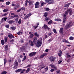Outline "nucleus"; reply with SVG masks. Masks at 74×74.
Wrapping results in <instances>:
<instances>
[{
  "mask_svg": "<svg viewBox=\"0 0 74 74\" xmlns=\"http://www.w3.org/2000/svg\"><path fill=\"white\" fill-rule=\"evenodd\" d=\"M45 2L48 3L49 4H51L54 3V1L53 0H45Z\"/></svg>",
  "mask_w": 74,
  "mask_h": 74,
  "instance_id": "obj_1",
  "label": "nucleus"
},
{
  "mask_svg": "<svg viewBox=\"0 0 74 74\" xmlns=\"http://www.w3.org/2000/svg\"><path fill=\"white\" fill-rule=\"evenodd\" d=\"M42 39H41L40 40H38L37 42V44L36 45V47H40L41 46V45H42Z\"/></svg>",
  "mask_w": 74,
  "mask_h": 74,
  "instance_id": "obj_2",
  "label": "nucleus"
},
{
  "mask_svg": "<svg viewBox=\"0 0 74 74\" xmlns=\"http://www.w3.org/2000/svg\"><path fill=\"white\" fill-rule=\"evenodd\" d=\"M18 62L16 61H16L14 64V66L13 67V68H14V69H16L17 68V67H16L18 66Z\"/></svg>",
  "mask_w": 74,
  "mask_h": 74,
  "instance_id": "obj_3",
  "label": "nucleus"
},
{
  "mask_svg": "<svg viewBox=\"0 0 74 74\" xmlns=\"http://www.w3.org/2000/svg\"><path fill=\"white\" fill-rule=\"evenodd\" d=\"M37 53L36 52H32L31 53H30L29 56L30 57H32V56H35L36 55V54Z\"/></svg>",
  "mask_w": 74,
  "mask_h": 74,
  "instance_id": "obj_4",
  "label": "nucleus"
},
{
  "mask_svg": "<svg viewBox=\"0 0 74 74\" xmlns=\"http://www.w3.org/2000/svg\"><path fill=\"white\" fill-rule=\"evenodd\" d=\"M32 15V14L31 13H29L25 17H24L23 19H27V18H29Z\"/></svg>",
  "mask_w": 74,
  "mask_h": 74,
  "instance_id": "obj_5",
  "label": "nucleus"
},
{
  "mask_svg": "<svg viewBox=\"0 0 74 74\" xmlns=\"http://www.w3.org/2000/svg\"><path fill=\"white\" fill-rule=\"evenodd\" d=\"M8 37L10 39H12V38H14L15 37L13 36V35L12 34L10 33L9 35H8Z\"/></svg>",
  "mask_w": 74,
  "mask_h": 74,
  "instance_id": "obj_6",
  "label": "nucleus"
},
{
  "mask_svg": "<svg viewBox=\"0 0 74 74\" xmlns=\"http://www.w3.org/2000/svg\"><path fill=\"white\" fill-rule=\"evenodd\" d=\"M49 59L50 61V62H54L55 61V58H54L53 56H51L49 58Z\"/></svg>",
  "mask_w": 74,
  "mask_h": 74,
  "instance_id": "obj_7",
  "label": "nucleus"
},
{
  "mask_svg": "<svg viewBox=\"0 0 74 74\" xmlns=\"http://www.w3.org/2000/svg\"><path fill=\"white\" fill-rule=\"evenodd\" d=\"M39 5L40 4H39V2H37L35 3V8H39Z\"/></svg>",
  "mask_w": 74,
  "mask_h": 74,
  "instance_id": "obj_8",
  "label": "nucleus"
},
{
  "mask_svg": "<svg viewBox=\"0 0 74 74\" xmlns=\"http://www.w3.org/2000/svg\"><path fill=\"white\" fill-rule=\"evenodd\" d=\"M70 23H69V24L66 25L65 27V30H67L69 28V27H70Z\"/></svg>",
  "mask_w": 74,
  "mask_h": 74,
  "instance_id": "obj_9",
  "label": "nucleus"
},
{
  "mask_svg": "<svg viewBox=\"0 0 74 74\" xmlns=\"http://www.w3.org/2000/svg\"><path fill=\"white\" fill-rule=\"evenodd\" d=\"M43 27L45 29H47V30H48V31H49V29H50V28L48 27V26H47V25H44L43 26Z\"/></svg>",
  "mask_w": 74,
  "mask_h": 74,
  "instance_id": "obj_10",
  "label": "nucleus"
},
{
  "mask_svg": "<svg viewBox=\"0 0 74 74\" xmlns=\"http://www.w3.org/2000/svg\"><path fill=\"white\" fill-rule=\"evenodd\" d=\"M20 5L19 4H17L15 5V6L14 7V10H16V9L19 8Z\"/></svg>",
  "mask_w": 74,
  "mask_h": 74,
  "instance_id": "obj_11",
  "label": "nucleus"
},
{
  "mask_svg": "<svg viewBox=\"0 0 74 74\" xmlns=\"http://www.w3.org/2000/svg\"><path fill=\"white\" fill-rule=\"evenodd\" d=\"M71 4V3H69L67 4H66L65 5L64 7H66V8H69L70 5Z\"/></svg>",
  "mask_w": 74,
  "mask_h": 74,
  "instance_id": "obj_12",
  "label": "nucleus"
},
{
  "mask_svg": "<svg viewBox=\"0 0 74 74\" xmlns=\"http://www.w3.org/2000/svg\"><path fill=\"white\" fill-rule=\"evenodd\" d=\"M20 49L22 51H25L26 50L25 47H21Z\"/></svg>",
  "mask_w": 74,
  "mask_h": 74,
  "instance_id": "obj_13",
  "label": "nucleus"
},
{
  "mask_svg": "<svg viewBox=\"0 0 74 74\" xmlns=\"http://www.w3.org/2000/svg\"><path fill=\"white\" fill-rule=\"evenodd\" d=\"M62 41V42H66L68 44H70V42H69V41L66 40V39H63Z\"/></svg>",
  "mask_w": 74,
  "mask_h": 74,
  "instance_id": "obj_14",
  "label": "nucleus"
},
{
  "mask_svg": "<svg viewBox=\"0 0 74 74\" xmlns=\"http://www.w3.org/2000/svg\"><path fill=\"white\" fill-rule=\"evenodd\" d=\"M47 53H44L42 55H41L40 57V59H42V58H44V56H46V55H47Z\"/></svg>",
  "mask_w": 74,
  "mask_h": 74,
  "instance_id": "obj_15",
  "label": "nucleus"
},
{
  "mask_svg": "<svg viewBox=\"0 0 74 74\" xmlns=\"http://www.w3.org/2000/svg\"><path fill=\"white\" fill-rule=\"evenodd\" d=\"M28 2H29V5H31L33 4L34 3V1H33L29 0Z\"/></svg>",
  "mask_w": 74,
  "mask_h": 74,
  "instance_id": "obj_16",
  "label": "nucleus"
},
{
  "mask_svg": "<svg viewBox=\"0 0 74 74\" xmlns=\"http://www.w3.org/2000/svg\"><path fill=\"white\" fill-rule=\"evenodd\" d=\"M29 43L30 44V45L32 46H33L34 45V44H33V42L32 41V40H29Z\"/></svg>",
  "mask_w": 74,
  "mask_h": 74,
  "instance_id": "obj_17",
  "label": "nucleus"
},
{
  "mask_svg": "<svg viewBox=\"0 0 74 74\" xmlns=\"http://www.w3.org/2000/svg\"><path fill=\"white\" fill-rule=\"evenodd\" d=\"M68 11L69 12V14L70 16L72 15V10L70 9H68Z\"/></svg>",
  "mask_w": 74,
  "mask_h": 74,
  "instance_id": "obj_18",
  "label": "nucleus"
},
{
  "mask_svg": "<svg viewBox=\"0 0 74 74\" xmlns=\"http://www.w3.org/2000/svg\"><path fill=\"white\" fill-rule=\"evenodd\" d=\"M59 32L61 34H63V28L62 27L60 28Z\"/></svg>",
  "mask_w": 74,
  "mask_h": 74,
  "instance_id": "obj_19",
  "label": "nucleus"
},
{
  "mask_svg": "<svg viewBox=\"0 0 74 74\" xmlns=\"http://www.w3.org/2000/svg\"><path fill=\"white\" fill-rule=\"evenodd\" d=\"M37 37L36 36H35L33 40V42H36V41H37Z\"/></svg>",
  "mask_w": 74,
  "mask_h": 74,
  "instance_id": "obj_20",
  "label": "nucleus"
},
{
  "mask_svg": "<svg viewBox=\"0 0 74 74\" xmlns=\"http://www.w3.org/2000/svg\"><path fill=\"white\" fill-rule=\"evenodd\" d=\"M15 22V21L13 20H10L8 21V23L9 24H12V23H14Z\"/></svg>",
  "mask_w": 74,
  "mask_h": 74,
  "instance_id": "obj_21",
  "label": "nucleus"
},
{
  "mask_svg": "<svg viewBox=\"0 0 74 74\" xmlns=\"http://www.w3.org/2000/svg\"><path fill=\"white\" fill-rule=\"evenodd\" d=\"M67 17H64V18H63V21L62 22V23H65V22H66V20L67 19Z\"/></svg>",
  "mask_w": 74,
  "mask_h": 74,
  "instance_id": "obj_22",
  "label": "nucleus"
},
{
  "mask_svg": "<svg viewBox=\"0 0 74 74\" xmlns=\"http://www.w3.org/2000/svg\"><path fill=\"white\" fill-rule=\"evenodd\" d=\"M22 71V69H18L16 70L15 71V72H16V73H18L19 72H21Z\"/></svg>",
  "mask_w": 74,
  "mask_h": 74,
  "instance_id": "obj_23",
  "label": "nucleus"
},
{
  "mask_svg": "<svg viewBox=\"0 0 74 74\" xmlns=\"http://www.w3.org/2000/svg\"><path fill=\"white\" fill-rule=\"evenodd\" d=\"M55 21H58V22L62 21V20L60 18H55Z\"/></svg>",
  "mask_w": 74,
  "mask_h": 74,
  "instance_id": "obj_24",
  "label": "nucleus"
},
{
  "mask_svg": "<svg viewBox=\"0 0 74 74\" xmlns=\"http://www.w3.org/2000/svg\"><path fill=\"white\" fill-rule=\"evenodd\" d=\"M49 66H50L51 67H52V68H53V69H54L55 68V67H56V66H55V65H53L52 64H50L49 65Z\"/></svg>",
  "mask_w": 74,
  "mask_h": 74,
  "instance_id": "obj_25",
  "label": "nucleus"
},
{
  "mask_svg": "<svg viewBox=\"0 0 74 74\" xmlns=\"http://www.w3.org/2000/svg\"><path fill=\"white\" fill-rule=\"evenodd\" d=\"M34 35L38 38V37H39V34H38V33H37V32H35L34 33Z\"/></svg>",
  "mask_w": 74,
  "mask_h": 74,
  "instance_id": "obj_26",
  "label": "nucleus"
},
{
  "mask_svg": "<svg viewBox=\"0 0 74 74\" xmlns=\"http://www.w3.org/2000/svg\"><path fill=\"white\" fill-rule=\"evenodd\" d=\"M8 37H5L4 38V40L5 41V42H7V40H8Z\"/></svg>",
  "mask_w": 74,
  "mask_h": 74,
  "instance_id": "obj_27",
  "label": "nucleus"
},
{
  "mask_svg": "<svg viewBox=\"0 0 74 74\" xmlns=\"http://www.w3.org/2000/svg\"><path fill=\"white\" fill-rule=\"evenodd\" d=\"M45 21H46V22H48V20H50V18H49L48 17H45Z\"/></svg>",
  "mask_w": 74,
  "mask_h": 74,
  "instance_id": "obj_28",
  "label": "nucleus"
},
{
  "mask_svg": "<svg viewBox=\"0 0 74 74\" xmlns=\"http://www.w3.org/2000/svg\"><path fill=\"white\" fill-rule=\"evenodd\" d=\"M52 22H53V21H52V20H50L48 22V25H51V23H52Z\"/></svg>",
  "mask_w": 74,
  "mask_h": 74,
  "instance_id": "obj_29",
  "label": "nucleus"
},
{
  "mask_svg": "<svg viewBox=\"0 0 74 74\" xmlns=\"http://www.w3.org/2000/svg\"><path fill=\"white\" fill-rule=\"evenodd\" d=\"M29 71H30V68H28L26 70L25 73H28V72H29Z\"/></svg>",
  "mask_w": 74,
  "mask_h": 74,
  "instance_id": "obj_30",
  "label": "nucleus"
},
{
  "mask_svg": "<svg viewBox=\"0 0 74 74\" xmlns=\"http://www.w3.org/2000/svg\"><path fill=\"white\" fill-rule=\"evenodd\" d=\"M44 16L45 17H47V16H48V13L47 12H45V13L44 14Z\"/></svg>",
  "mask_w": 74,
  "mask_h": 74,
  "instance_id": "obj_31",
  "label": "nucleus"
},
{
  "mask_svg": "<svg viewBox=\"0 0 74 74\" xmlns=\"http://www.w3.org/2000/svg\"><path fill=\"white\" fill-rule=\"evenodd\" d=\"M68 12H69V9L65 12L64 14L65 15H68L69 14V13Z\"/></svg>",
  "mask_w": 74,
  "mask_h": 74,
  "instance_id": "obj_32",
  "label": "nucleus"
},
{
  "mask_svg": "<svg viewBox=\"0 0 74 74\" xmlns=\"http://www.w3.org/2000/svg\"><path fill=\"white\" fill-rule=\"evenodd\" d=\"M1 43L2 45H4V40L3 39L1 40Z\"/></svg>",
  "mask_w": 74,
  "mask_h": 74,
  "instance_id": "obj_33",
  "label": "nucleus"
},
{
  "mask_svg": "<svg viewBox=\"0 0 74 74\" xmlns=\"http://www.w3.org/2000/svg\"><path fill=\"white\" fill-rule=\"evenodd\" d=\"M4 64H6L7 62V60L5 58L4 59Z\"/></svg>",
  "mask_w": 74,
  "mask_h": 74,
  "instance_id": "obj_34",
  "label": "nucleus"
},
{
  "mask_svg": "<svg viewBox=\"0 0 74 74\" xmlns=\"http://www.w3.org/2000/svg\"><path fill=\"white\" fill-rule=\"evenodd\" d=\"M69 39L70 40H74V37L73 36H71L69 38Z\"/></svg>",
  "mask_w": 74,
  "mask_h": 74,
  "instance_id": "obj_35",
  "label": "nucleus"
},
{
  "mask_svg": "<svg viewBox=\"0 0 74 74\" xmlns=\"http://www.w3.org/2000/svg\"><path fill=\"white\" fill-rule=\"evenodd\" d=\"M46 3H45L44 2H42L41 3V6H44V4H46Z\"/></svg>",
  "mask_w": 74,
  "mask_h": 74,
  "instance_id": "obj_36",
  "label": "nucleus"
},
{
  "mask_svg": "<svg viewBox=\"0 0 74 74\" xmlns=\"http://www.w3.org/2000/svg\"><path fill=\"white\" fill-rule=\"evenodd\" d=\"M53 40V38H51L50 39H49L48 40L49 42H50L51 41H52Z\"/></svg>",
  "mask_w": 74,
  "mask_h": 74,
  "instance_id": "obj_37",
  "label": "nucleus"
},
{
  "mask_svg": "<svg viewBox=\"0 0 74 74\" xmlns=\"http://www.w3.org/2000/svg\"><path fill=\"white\" fill-rule=\"evenodd\" d=\"M27 3H28V0H26L25 1V5H27Z\"/></svg>",
  "mask_w": 74,
  "mask_h": 74,
  "instance_id": "obj_38",
  "label": "nucleus"
},
{
  "mask_svg": "<svg viewBox=\"0 0 74 74\" xmlns=\"http://www.w3.org/2000/svg\"><path fill=\"white\" fill-rule=\"evenodd\" d=\"M21 23H22V19H20L19 20L18 23V24H21Z\"/></svg>",
  "mask_w": 74,
  "mask_h": 74,
  "instance_id": "obj_39",
  "label": "nucleus"
},
{
  "mask_svg": "<svg viewBox=\"0 0 74 74\" xmlns=\"http://www.w3.org/2000/svg\"><path fill=\"white\" fill-rule=\"evenodd\" d=\"M33 36H34V35H33V34H32V35H30L29 36V37L30 38H32L33 37Z\"/></svg>",
  "mask_w": 74,
  "mask_h": 74,
  "instance_id": "obj_40",
  "label": "nucleus"
},
{
  "mask_svg": "<svg viewBox=\"0 0 74 74\" xmlns=\"http://www.w3.org/2000/svg\"><path fill=\"white\" fill-rule=\"evenodd\" d=\"M11 3L10 2V1H8V2H7L6 3V5H9V4H10V3Z\"/></svg>",
  "mask_w": 74,
  "mask_h": 74,
  "instance_id": "obj_41",
  "label": "nucleus"
},
{
  "mask_svg": "<svg viewBox=\"0 0 74 74\" xmlns=\"http://www.w3.org/2000/svg\"><path fill=\"white\" fill-rule=\"evenodd\" d=\"M11 29H12V30H15V29H16V27H11Z\"/></svg>",
  "mask_w": 74,
  "mask_h": 74,
  "instance_id": "obj_42",
  "label": "nucleus"
},
{
  "mask_svg": "<svg viewBox=\"0 0 74 74\" xmlns=\"http://www.w3.org/2000/svg\"><path fill=\"white\" fill-rule=\"evenodd\" d=\"M5 51H8V47H5Z\"/></svg>",
  "mask_w": 74,
  "mask_h": 74,
  "instance_id": "obj_43",
  "label": "nucleus"
},
{
  "mask_svg": "<svg viewBox=\"0 0 74 74\" xmlns=\"http://www.w3.org/2000/svg\"><path fill=\"white\" fill-rule=\"evenodd\" d=\"M48 69V66H47L46 68L45 69V71H47Z\"/></svg>",
  "mask_w": 74,
  "mask_h": 74,
  "instance_id": "obj_44",
  "label": "nucleus"
},
{
  "mask_svg": "<svg viewBox=\"0 0 74 74\" xmlns=\"http://www.w3.org/2000/svg\"><path fill=\"white\" fill-rule=\"evenodd\" d=\"M9 11L8 9H5L3 10V12H7V11Z\"/></svg>",
  "mask_w": 74,
  "mask_h": 74,
  "instance_id": "obj_45",
  "label": "nucleus"
},
{
  "mask_svg": "<svg viewBox=\"0 0 74 74\" xmlns=\"http://www.w3.org/2000/svg\"><path fill=\"white\" fill-rule=\"evenodd\" d=\"M67 56H66V57L67 58H70V57H71V56L70 55H69V53H67Z\"/></svg>",
  "mask_w": 74,
  "mask_h": 74,
  "instance_id": "obj_46",
  "label": "nucleus"
},
{
  "mask_svg": "<svg viewBox=\"0 0 74 74\" xmlns=\"http://www.w3.org/2000/svg\"><path fill=\"white\" fill-rule=\"evenodd\" d=\"M45 10L46 11H50V9H49V8H45Z\"/></svg>",
  "mask_w": 74,
  "mask_h": 74,
  "instance_id": "obj_47",
  "label": "nucleus"
},
{
  "mask_svg": "<svg viewBox=\"0 0 74 74\" xmlns=\"http://www.w3.org/2000/svg\"><path fill=\"white\" fill-rule=\"evenodd\" d=\"M21 10L22 11H25V8L23 7H22L21 8Z\"/></svg>",
  "mask_w": 74,
  "mask_h": 74,
  "instance_id": "obj_48",
  "label": "nucleus"
},
{
  "mask_svg": "<svg viewBox=\"0 0 74 74\" xmlns=\"http://www.w3.org/2000/svg\"><path fill=\"white\" fill-rule=\"evenodd\" d=\"M24 71H25V69H23V70H22L21 73H20V74H22L23 73H24Z\"/></svg>",
  "mask_w": 74,
  "mask_h": 74,
  "instance_id": "obj_49",
  "label": "nucleus"
},
{
  "mask_svg": "<svg viewBox=\"0 0 74 74\" xmlns=\"http://www.w3.org/2000/svg\"><path fill=\"white\" fill-rule=\"evenodd\" d=\"M7 18L4 17L2 19V21H3V19H4V21H7Z\"/></svg>",
  "mask_w": 74,
  "mask_h": 74,
  "instance_id": "obj_50",
  "label": "nucleus"
},
{
  "mask_svg": "<svg viewBox=\"0 0 74 74\" xmlns=\"http://www.w3.org/2000/svg\"><path fill=\"white\" fill-rule=\"evenodd\" d=\"M15 21H16V23H18V18H16Z\"/></svg>",
  "mask_w": 74,
  "mask_h": 74,
  "instance_id": "obj_51",
  "label": "nucleus"
},
{
  "mask_svg": "<svg viewBox=\"0 0 74 74\" xmlns=\"http://www.w3.org/2000/svg\"><path fill=\"white\" fill-rule=\"evenodd\" d=\"M62 53H58V55L60 57H61L62 56Z\"/></svg>",
  "mask_w": 74,
  "mask_h": 74,
  "instance_id": "obj_52",
  "label": "nucleus"
},
{
  "mask_svg": "<svg viewBox=\"0 0 74 74\" xmlns=\"http://www.w3.org/2000/svg\"><path fill=\"white\" fill-rule=\"evenodd\" d=\"M7 71H3L1 73V74H7Z\"/></svg>",
  "mask_w": 74,
  "mask_h": 74,
  "instance_id": "obj_53",
  "label": "nucleus"
},
{
  "mask_svg": "<svg viewBox=\"0 0 74 74\" xmlns=\"http://www.w3.org/2000/svg\"><path fill=\"white\" fill-rule=\"evenodd\" d=\"M53 31L54 33H55V34H57V32H56V29H53Z\"/></svg>",
  "mask_w": 74,
  "mask_h": 74,
  "instance_id": "obj_54",
  "label": "nucleus"
},
{
  "mask_svg": "<svg viewBox=\"0 0 74 74\" xmlns=\"http://www.w3.org/2000/svg\"><path fill=\"white\" fill-rule=\"evenodd\" d=\"M14 17L16 18H19V16L18 15H15L14 16Z\"/></svg>",
  "mask_w": 74,
  "mask_h": 74,
  "instance_id": "obj_55",
  "label": "nucleus"
},
{
  "mask_svg": "<svg viewBox=\"0 0 74 74\" xmlns=\"http://www.w3.org/2000/svg\"><path fill=\"white\" fill-rule=\"evenodd\" d=\"M26 58H27L26 56H24V58H23V61H24L25 60H26Z\"/></svg>",
  "mask_w": 74,
  "mask_h": 74,
  "instance_id": "obj_56",
  "label": "nucleus"
},
{
  "mask_svg": "<svg viewBox=\"0 0 74 74\" xmlns=\"http://www.w3.org/2000/svg\"><path fill=\"white\" fill-rule=\"evenodd\" d=\"M62 60L59 61L58 62V64H60V63H62Z\"/></svg>",
  "mask_w": 74,
  "mask_h": 74,
  "instance_id": "obj_57",
  "label": "nucleus"
},
{
  "mask_svg": "<svg viewBox=\"0 0 74 74\" xmlns=\"http://www.w3.org/2000/svg\"><path fill=\"white\" fill-rule=\"evenodd\" d=\"M5 27L7 28H9L10 27V26L8 25H6L5 26Z\"/></svg>",
  "mask_w": 74,
  "mask_h": 74,
  "instance_id": "obj_58",
  "label": "nucleus"
},
{
  "mask_svg": "<svg viewBox=\"0 0 74 74\" xmlns=\"http://www.w3.org/2000/svg\"><path fill=\"white\" fill-rule=\"evenodd\" d=\"M21 43H23L24 42V40L23 39H21Z\"/></svg>",
  "mask_w": 74,
  "mask_h": 74,
  "instance_id": "obj_59",
  "label": "nucleus"
},
{
  "mask_svg": "<svg viewBox=\"0 0 74 74\" xmlns=\"http://www.w3.org/2000/svg\"><path fill=\"white\" fill-rule=\"evenodd\" d=\"M54 71H55V69H51L50 70V71H51V72H53Z\"/></svg>",
  "mask_w": 74,
  "mask_h": 74,
  "instance_id": "obj_60",
  "label": "nucleus"
},
{
  "mask_svg": "<svg viewBox=\"0 0 74 74\" xmlns=\"http://www.w3.org/2000/svg\"><path fill=\"white\" fill-rule=\"evenodd\" d=\"M7 14H8V12H7L6 13L4 14H3L4 16H6V15H7Z\"/></svg>",
  "mask_w": 74,
  "mask_h": 74,
  "instance_id": "obj_61",
  "label": "nucleus"
},
{
  "mask_svg": "<svg viewBox=\"0 0 74 74\" xmlns=\"http://www.w3.org/2000/svg\"><path fill=\"white\" fill-rule=\"evenodd\" d=\"M21 11V9H20L19 10H17L16 11V12H20Z\"/></svg>",
  "mask_w": 74,
  "mask_h": 74,
  "instance_id": "obj_62",
  "label": "nucleus"
},
{
  "mask_svg": "<svg viewBox=\"0 0 74 74\" xmlns=\"http://www.w3.org/2000/svg\"><path fill=\"white\" fill-rule=\"evenodd\" d=\"M21 33V31H20L19 32L17 33V34L18 35H19Z\"/></svg>",
  "mask_w": 74,
  "mask_h": 74,
  "instance_id": "obj_63",
  "label": "nucleus"
},
{
  "mask_svg": "<svg viewBox=\"0 0 74 74\" xmlns=\"http://www.w3.org/2000/svg\"><path fill=\"white\" fill-rule=\"evenodd\" d=\"M14 41V40L12 39L10 40V42H13Z\"/></svg>",
  "mask_w": 74,
  "mask_h": 74,
  "instance_id": "obj_64",
  "label": "nucleus"
}]
</instances>
